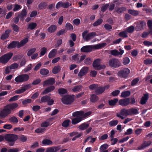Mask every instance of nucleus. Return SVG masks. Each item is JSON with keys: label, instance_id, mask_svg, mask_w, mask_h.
I'll list each match as a JSON object with an SVG mask.
<instances>
[{"label": "nucleus", "instance_id": "20", "mask_svg": "<svg viewBox=\"0 0 152 152\" xmlns=\"http://www.w3.org/2000/svg\"><path fill=\"white\" fill-rule=\"evenodd\" d=\"M26 8L23 9L21 12L18 14V16L20 17V18L23 19L27 15Z\"/></svg>", "mask_w": 152, "mask_h": 152}, {"label": "nucleus", "instance_id": "3", "mask_svg": "<svg viewBox=\"0 0 152 152\" xmlns=\"http://www.w3.org/2000/svg\"><path fill=\"white\" fill-rule=\"evenodd\" d=\"M18 138V135L16 134H8L5 135V140L10 146L14 145Z\"/></svg>", "mask_w": 152, "mask_h": 152}, {"label": "nucleus", "instance_id": "2", "mask_svg": "<svg viewBox=\"0 0 152 152\" xmlns=\"http://www.w3.org/2000/svg\"><path fill=\"white\" fill-rule=\"evenodd\" d=\"M106 45V43H103L92 46L87 45L83 46L80 49V51L83 53H89L92 52L93 49H101Z\"/></svg>", "mask_w": 152, "mask_h": 152}, {"label": "nucleus", "instance_id": "60", "mask_svg": "<svg viewBox=\"0 0 152 152\" xmlns=\"http://www.w3.org/2000/svg\"><path fill=\"white\" fill-rule=\"evenodd\" d=\"M131 115L136 114L139 113L138 111L136 109H130Z\"/></svg>", "mask_w": 152, "mask_h": 152}, {"label": "nucleus", "instance_id": "6", "mask_svg": "<svg viewBox=\"0 0 152 152\" xmlns=\"http://www.w3.org/2000/svg\"><path fill=\"white\" fill-rule=\"evenodd\" d=\"M101 60L99 58L95 60L93 62L92 65L93 67L97 70H100L104 69L106 66L104 65H100Z\"/></svg>", "mask_w": 152, "mask_h": 152}, {"label": "nucleus", "instance_id": "24", "mask_svg": "<svg viewBox=\"0 0 152 152\" xmlns=\"http://www.w3.org/2000/svg\"><path fill=\"white\" fill-rule=\"evenodd\" d=\"M83 114V111H80L74 112L72 113V116L74 117H81Z\"/></svg>", "mask_w": 152, "mask_h": 152}, {"label": "nucleus", "instance_id": "17", "mask_svg": "<svg viewBox=\"0 0 152 152\" xmlns=\"http://www.w3.org/2000/svg\"><path fill=\"white\" fill-rule=\"evenodd\" d=\"M149 97V94L148 93L144 94L140 100V103L142 104H145Z\"/></svg>", "mask_w": 152, "mask_h": 152}, {"label": "nucleus", "instance_id": "5", "mask_svg": "<svg viewBox=\"0 0 152 152\" xmlns=\"http://www.w3.org/2000/svg\"><path fill=\"white\" fill-rule=\"evenodd\" d=\"M29 76L28 74H24L19 75L15 78V81L17 83L26 82L29 79Z\"/></svg>", "mask_w": 152, "mask_h": 152}, {"label": "nucleus", "instance_id": "13", "mask_svg": "<svg viewBox=\"0 0 152 152\" xmlns=\"http://www.w3.org/2000/svg\"><path fill=\"white\" fill-rule=\"evenodd\" d=\"M88 71V68L87 67H83L80 70L78 73V75L79 77H82L87 74Z\"/></svg>", "mask_w": 152, "mask_h": 152}, {"label": "nucleus", "instance_id": "15", "mask_svg": "<svg viewBox=\"0 0 152 152\" xmlns=\"http://www.w3.org/2000/svg\"><path fill=\"white\" fill-rule=\"evenodd\" d=\"M56 82V80L54 78H50L45 81L43 82L44 86H48L53 85Z\"/></svg>", "mask_w": 152, "mask_h": 152}, {"label": "nucleus", "instance_id": "44", "mask_svg": "<svg viewBox=\"0 0 152 152\" xmlns=\"http://www.w3.org/2000/svg\"><path fill=\"white\" fill-rule=\"evenodd\" d=\"M118 99H114L113 100H110L109 101V104L111 106L115 105L118 101Z\"/></svg>", "mask_w": 152, "mask_h": 152}, {"label": "nucleus", "instance_id": "39", "mask_svg": "<svg viewBox=\"0 0 152 152\" xmlns=\"http://www.w3.org/2000/svg\"><path fill=\"white\" fill-rule=\"evenodd\" d=\"M79 55L76 54L72 56V60L75 61H77V63H79Z\"/></svg>", "mask_w": 152, "mask_h": 152}, {"label": "nucleus", "instance_id": "58", "mask_svg": "<svg viewBox=\"0 0 152 152\" xmlns=\"http://www.w3.org/2000/svg\"><path fill=\"white\" fill-rule=\"evenodd\" d=\"M45 130V128H39L35 130V132L37 133H40L43 132Z\"/></svg>", "mask_w": 152, "mask_h": 152}, {"label": "nucleus", "instance_id": "53", "mask_svg": "<svg viewBox=\"0 0 152 152\" xmlns=\"http://www.w3.org/2000/svg\"><path fill=\"white\" fill-rule=\"evenodd\" d=\"M134 28L133 26H131L126 29V31L130 33H132L134 30Z\"/></svg>", "mask_w": 152, "mask_h": 152}, {"label": "nucleus", "instance_id": "19", "mask_svg": "<svg viewBox=\"0 0 152 152\" xmlns=\"http://www.w3.org/2000/svg\"><path fill=\"white\" fill-rule=\"evenodd\" d=\"M55 88V87L53 86H50L46 88L43 91L42 94H46L48 93L53 91Z\"/></svg>", "mask_w": 152, "mask_h": 152}, {"label": "nucleus", "instance_id": "51", "mask_svg": "<svg viewBox=\"0 0 152 152\" xmlns=\"http://www.w3.org/2000/svg\"><path fill=\"white\" fill-rule=\"evenodd\" d=\"M69 122L70 121L69 120L64 121L62 123V126L65 127H67L69 125Z\"/></svg>", "mask_w": 152, "mask_h": 152}, {"label": "nucleus", "instance_id": "32", "mask_svg": "<svg viewBox=\"0 0 152 152\" xmlns=\"http://www.w3.org/2000/svg\"><path fill=\"white\" fill-rule=\"evenodd\" d=\"M89 126V125L88 124L84 123L79 126V128L81 130H84L87 129Z\"/></svg>", "mask_w": 152, "mask_h": 152}, {"label": "nucleus", "instance_id": "1", "mask_svg": "<svg viewBox=\"0 0 152 152\" xmlns=\"http://www.w3.org/2000/svg\"><path fill=\"white\" fill-rule=\"evenodd\" d=\"M18 105L16 103H13L7 104L0 111V118H4L11 113V111L18 107Z\"/></svg>", "mask_w": 152, "mask_h": 152}, {"label": "nucleus", "instance_id": "49", "mask_svg": "<svg viewBox=\"0 0 152 152\" xmlns=\"http://www.w3.org/2000/svg\"><path fill=\"white\" fill-rule=\"evenodd\" d=\"M21 8L22 6L21 5L18 4H15L13 10L14 11H18Z\"/></svg>", "mask_w": 152, "mask_h": 152}, {"label": "nucleus", "instance_id": "29", "mask_svg": "<svg viewBox=\"0 0 152 152\" xmlns=\"http://www.w3.org/2000/svg\"><path fill=\"white\" fill-rule=\"evenodd\" d=\"M47 5V4L45 2H41L39 4L38 7L40 10H42L45 9Z\"/></svg>", "mask_w": 152, "mask_h": 152}, {"label": "nucleus", "instance_id": "31", "mask_svg": "<svg viewBox=\"0 0 152 152\" xmlns=\"http://www.w3.org/2000/svg\"><path fill=\"white\" fill-rule=\"evenodd\" d=\"M42 143L44 145H48L52 144L53 142L50 140L47 139H45L42 140Z\"/></svg>", "mask_w": 152, "mask_h": 152}, {"label": "nucleus", "instance_id": "57", "mask_svg": "<svg viewBox=\"0 0 152 152\" xmlns=\"http://www.w3.org/2000/svg\"><path fill=\"white\" fill-rule=\"evenodd\" d=\"M108 147V145L107 144H104L101 145L100 149V151H104L106 150Z\"/></svg>", "mask_w": 152, "mask_h": 152}, {"label": "nucleus", "instance_id": "45", "mask_svg": "<svg viewBox=\"0 0 152 152\" xmlns=\"http://www.w3.org/2000/svg\"><path fill=\"white\" fill-rule=\"evenodd\" d=\"M65 27L67 29L70 31L73 30V29L72 25L69 23H66L65 25Z\"/></svg>", "mask_w": 152, "mask_h": 152}, {"label": "nucleus", "instance_id": "50", "mask_svg": "<svg viewBox=\"0 0 152 152\" xmlns=\"http://www.w3.org/2000/svg\"><path fill=\"white\" fill-rule=\"evenodd\" d=\"M36 49L35 48L31 49L27 52V56H30L34 53L36 51Z\"/></svg>", "mask_w": 152, "mask_h": 152}, {"label": "nucleus", "instance_id": "8", "mask_svg": "<svg viewBox=\"0 0 152 152\" xmlns=\"http://www.w3.org/2000/svg\"><path fill=\"white\" fill-rule=\"evenodd\" d=\"M74 98L71 96L66 95L64 96L61 99L62 103L65 104H70L74 101Z\"/></svg>", "mask_w": 152, "mask_h": 152}, {"label": "nucleus", "instance_id": "25", "mask_svg": "<svg viewBox=\"0 0 152 152\" xmlns=\"http://www.w3.org/2000/svg\"><path fill=\"white\" fill-rule=\"evenodd\" d=\"M104 91V89L102 87H99L97 88L95 90V92L97 95L100 94Z\"/></svg>", "mask_w": 152, "mask_h": 152}, {"label": "nucleus", "instance_id": "63", "mask_svg": "<svg viewBox=\"0 0 152 152\" xmlns=\"http://www.w3.org/2000/svg\"><path fill=\"white\" fill-rule=\"evenodd\" d=\"M47 50V49L45 47H43L41 49L40 51V55L42 56H44Z\"/></svg>", "mask_w": 152, "mask_h": 152}, {"label": "nucleus", "instance_id": "55", "mask_svg": "<svg viewBox=\"0 0 152 152\" xmlns=\"http://www.w3.org/2000/svg\"><path fill=\"white\" fill-rule=\"evenodd\" d=\"M19 96V95H15L9 99L8 101L9 102H12L14 101H16L18 99Z\"/></svg>", "mask_w": 152, "mask_h": 152}, {"label": "nucleus", "instance_id": "64", "mask_svg": "<svg viewBox=\"0 0 152 152\" xmlns=\"http://www.w3.org/2000/svg\"><path fill=\"white\" fill-rule=\"evenodd\" d=\"M41 81L40 79L38 78L33 81L32 83V85H37L39 84Z\"/></svg>", "mask_w": 152, "mask_h": 152}, {"label": "nucleus", "instance_id": "38", "mask_svg": "<svg viewBox=\"0 0 152 152\" xmlns=\"http://www.w3.org/2000/svg\"><path fill=\"white\" fill-rule=\"evenodd\" d=\"M9 120L10 123H13L14 124H17L18 121L17 118L14 116L10 117Z\"/></svg>", "mask_w": 152, "mask_h": 152}, {"label": "nucleus", "instance_id": "42", "mask_svg": "<svg viewBox=\"0 0 152 152\" xmlns=\"http://www.w3.org/2000/svg\"><path fill=\"white\" fill-rule=\"evenodd\" d=\"M109 6L108 4H104L101 7V11L102 12H105Z\"/></svg>", "mask_w": 152, "mask_h": 152}, {"label": "nucleus", "instance_id": "21", "mask_svg": "<svg viewBox=\"0 0 152 152\" xmlns=\"http://www.w3.org/2000/svg\"><path fill=\"white\" fill-rule=\"evenodd\" d=\"M57 53V50L56 49H53L48 54V57L49 58H54L56 55Z\"/></svg>", "mask_w": 152, "mask_h": 152}, {"label": "nucleus", "instance_id": "61", "mask_svg": "<svg viewBox=\"0 0 152 152\" xmlns=\"http://www.w3.org/2000/svg\"><path fill=\"white\" fill-rule=\"evenodd\" d=\"M65 30L64 29H62L57 33L56 35L57 36L62 35L65 33Z\"/></svg>", "mask_w": 152, "mask_h": 152}, {"label": "nucleus", "instance_id": "41", "mask_svg": "<svg viewBox=\"0 0 152 152\" xmlns=\"http://www.w3.org/2000/svg\"><path fill=\"white\" fill-rule=\"evenodd\" d=\"M13 29L15 31L18 32L19 31L20 27L15 24L13 23L11 25Z\"/></svg>", "mask_w": 152, "mask_h": 152}, {"label": "nucleus", "instance_id": "35", "mask_svg": "<svg viewBox=\"0 0 152 152\" xmlns=\"http://www.w3.org/2000/svg\"><path fill=\"white\" fill-rule=\"evenodd\" d=\"M118 122L117 120H113L109 122V124L110 126H115L118 124Z\"/></svg>", "mask_w": 152, "mask_h": 152}, {"label": "nucleus", "instance_id": "62", "mask_svg": "<svg viewBox=\"0 0 152 152\" xmlns=\"http://www.w3.org/2000/svg\"><path fill=\"white\" fill-rule=\"evenodd\" d=\"M50 125V123L48 122L45 121L42 122L41 124V126L42 127H47Z\"/></svg>", "mask_w": 152, "mask_h": 152}, {"label": "nucleus", "instance_id": "7", "mask_svg": "<svg viewBox=\"0 0 152 152\" xmlns=\"http://www.w3.org/2000/svg\"><path fill=\"white\" fill-rule=\"evenodd\" d=\"M12 55V53H9L2 56L0 57V63L2 64L7 63L11 58Z\"/></svg>", "mask_w": 152, "mask_h": 152}, {"label": "nucleus", "instance_id": "37", "mask_svg": "<svg viewBox=\"0 0 152 152\" xmlns=\"http://www.w3.org/2000/svg\"><path fill=\"white\" fill-rule=\"evenodd\" d=\"M103 21V20L102 19L99 18L93 24V26L94 27L99 26L102 23Z\"/></svg>", "mask_w": 152, "mask_h": 152}, {"label": "nucleus", "instance_id": "46", "mask_svg": "<svg viewBox=\"0 0 152 152\" xmlns=\"http://www.w3.org/2000/svg\"><path fill=\"white\" fill-rule=\"evenodd\" d=\"M124 108L122 109L120 112L116 114V116L118 117L121 118L122 119H124Z\"/></svg>", "mask_w": 152, "mask_h": 152}, {"label": "nucleus", "instance_id": "23", "mask_svg": "<svg viewBox=\"0 0 152 152\" xmlns=\"http://www.w3.org/2000/svg\"><path fill=\"white\" fill-rule=\"evenodd\" d=\"M57 27L55 25H51L48 28V31L50 33H52L55 32L57 29Z\"/></svg>", "mask_w": 152, "mask_h": 152}, {"label": "nucleus", "instance_id": "9", "mask_svg": "<svg viewBox=\"0 0 152 152\" xmlns=\"http://www.w3.org/2000/svg\"><path fill=\"white\" fill-rule=\"evenodd\" d=\"M108 64L110 66L114 68H117L121 66V63L119 60L115 58L110 59L108 62Z\"/></svg>", "mask_w": 152, "mask_h": 152}, {"label": "nucleus", "instance_id": "40", "mask_svg": "<svg viewBox=\"0 0 152 152\" xmlns=\"http://www.w3.org/2000/svg\"><path fill=\"white\" fill-rule=\"evenodd\" d=\"M58 93L60 95L66 94L67 92L66 89L63 88H60L58 90Z\"/></svg>", "mask_w": 152, "mask_h": 152}, {"label": "nucleus", "instance_id": "36", "mask_svg": "<svg viewBox=\"0 0 152 152\" xmlns=\"http://www.w3.org/2000/svg\"><path fill=\"white\" fill-rule=\"evenodd\" d=\"M61 70L60 67L59 66H55L52 70V72L54 74H56L58 73Z\"/></svg>", "mask_w": 152, "mask_h": 152}, {"label": "nucleus", "instance_id": "10", "mask_svg": "<svg viewBox=\"0 0 152 152\" xmlns=\"http://www.w3.org/2000/svg\"><path fill=\"white\" fill-rule=\"evenodd\" d=\"M124 53V50H121L120 52H119L116 49H114L110 50V54L111 55L115 57L121 56Z\"/></svg>", "mask_w": 152, "mask_h": 152}, {"label": "nucleus", "instance_id": "27", "mask_svg": "<svg viewBox=\"0 0 152 152\" xmlns=\"http://www.w3.org/2000/svg\"><path fill=\"white\" fill-rule=\"evenodd\" d=\"M40 74L43 76H47L49 73V70L45 68H42L39 70Z\"/></svg>", "mask_w": 152, "mask_h": 152}, {"label": "nucleus", "instance_id": "30", "mask_svg": "<svg viewBox=\"0 0 152 152\" xmlns=\"http://www.w3.org/2000/svg\"><path fill=\"white\" fill-rule=\"evenodd\" d=\"M82 120V118L81 117H77L72 119V124H76L80 122Z\"/></svg>", "mask_w": 152, "mask_h": 152}, {"label": "nucleus", "instance_id": "16", "mask_svg": "<svg viewBox=\"0 0 152 152\" xmlns=\"http://www.w3.org/2000/svg\"><path fill=\"white\" fill-rule=\"evenodd\" d=\"M18 44L19 41H12L7 46V48L8 49H12L15 48L16 47L18 48Z\"/></svg>", "mask_w": 152, "mask_h": 152}, {"label": "nucleus", "instance_id": "56", "mask_svg": "<svg viewBox=\"0 0 152 152\" xmlns=\"http://www.w3.org/2000/svg\"><path fill=\"white\" fill-rule=\"evenodd\" d=\"M32 68L31 64H30L28 65L27 67L25 68L23 71L25 72H27L31 70Z\"/></svg>", "mask_w": 152, "mask_h": 152}, {"label": "nucleus", "instance_id": "22", "mask_svg": "<svg viewBox=\"0 0 152 152\" xmlns=\"http://www.w3.org/2000/svg\"><path fill=\"white\" fill-rule=\"evenodd\" d=\"M99 100L98 97L95 94H92L91 95L90 101L92 103L96 102Z\"/></svg>", "mask_w": 152, "mask_h": 152}, {"label": "nucleus", "instance_id": "33", "mask_svg": "<svg viewBox=\"0 0 152 152\" xmlns=\"http://www.w3.org/2000/svg\"><path fill=\"white\" fill-rule=\"evenodd\" d=\"M50 98H51L50 96L45 95L41 97V101L42 102H47L48 100H49L50 99Z\"/></svg>", "mask_w": 152, "mask_h": 152}, {"label": "nucleus", "instance_id": "12", "mask_svg": "<svg viewBox=\"0 0 152 152\" xmlns=\"http://www.w3.org/2000/svg\"><path fill=\"white\" fill-rule=\"evenodd\" d=\"M151 143V141H144L141 145L137 147V149L138 150L143 149L149 146Z\"/></svg>", "mask_w": 152, "mask_h": 152}, {"label": "nucleus", "instance_id": "43", "mask_svg": "<svg viewBox=\"0 0 152 152\" xmlns=\"http://www.w3.org/2000/svg\"><path fill=\"white\" fill-rule=\"evenodd\" d=\"M82 88L81 85H78L75 86L72 89V90L74 92L79 91Z\"/></svg>", "mask_w": 152, "mask_h": 152}, {"label": "nucleus", "instance_id": "34", "mask_svg": "<svg viewBox=\"0 0 152 152\" xmlns=\"http://www.w3.org/2000/svg\"><path fill=\"white\" fill-rule=\"evenodd\" d=\"M128 12L129 13L134 16H137L139 14V11L136 10H129Z\"/></svg>", "mask_w": 152, "mask_h": 152}, {"label": "nucleus", "instance_id": "11", "mask_svg": "<svg viewBox=\"0 0 152 152\" xmlns=\"http://www.w3.org/2000/svg\"><path fill=\"white\" fill-rule=\"evenodd\" d=\"M61 148L60 146H56L47 148L45 152H57Z\"/></svg>", "mask_w": 152, "mask_h": 152}, {"label": "nucleus", "instance_id": "47", "mask_svg": "<svg viewBox=\"0 0 152 152\" xmlns=\"http://www.w3.org/2000/svg\"><path fill=\"white\" fill-rule=\"evenodd\" d=\"M130 73V70L127 68H124V78H126Z\"/></svg>", "mask_w": 152, "mask_h": 152}, {"label": "nucleus", "instance_id": "14", "mask_svg": "<svg viewBox=\"0 0 152 152\" xmlns=\"http://www.w3.org/2000/svg\"><path fill=\"white\" fill-rule=\"evenodd\" d=\"M11 30L8 29L6 30L4 33L2 34L1 37V39L2 40H4L8 38L11 32Z\"/></svg>", "mask_w": 152, "mask_h": 152}, {"label": "nucleus", "instance_id": "48", "mask_svg": "<svg viewBox=\"0 0 152 152\" xmlns=\"http://www.w3.org/2000/svg\"><path fill=\"white\" fill-rule=\"evenodd\" d=\"M19 139L22 142H25L27 141V138L26 136L24 135H21L20 136Z\"/></svg>", "mask_w": 152, "mask_h": 152}, {"label": "nucleus", "instance_id": "18", "mask_svg": "<svg viewBox=\"0 0 152 152\" xmlns=\"http://www.w3.org/2000/svg\"><path fill=\"white\" fill-rule=\"evenodd\" d=\"M146 25V23L143 21H140V24L138 25L136 28V31H138L142 29L144 26Z\"/></svg>", "mask_w": 152, "mask_h": 152}, {"label": "nucleus", "instance_id": "54", "mask_svg": "<svg viewBox=\"0 0 152 152\" xmlns=\"http://www.w3.org/2000/svg\"><path fill=\"white\" fill-rule=\"evenodd\" d=\"M42 65L41 62H39L36 64L34 70L35 71H37L41 67Z\"/></svg>", "mask_w": 152, "mask_h": 152}, {"label": "nucleus", "instance_id": "59", "mask_svg": "<svg viewBox=\"0 0 152 152\" xmlns=\"http://www.w3.org/2000/svg\"><path fill=\"white\" fill-rule=\"evenodd\" d=\"M32 102V100L31 99H25L22 102V104L23 105L26 104H28L31 103Z\"/></svg>", "mask_w": 152, "mask_h": 152}, {"label": "nucleus", "instance_id": "4", "mask_svg": "<svg viewBox=\"0 0 152 152\" xmlns=\"http://www.w3.org/2000/svg\"><path fill=\"white\" fill-rule=\"evenodd\" d=\"M88 30L85 31L82 34L83 38L86 41L91 39L96 35V33L95 32H92L88 33Z\"/></svg>", "mask_w": 152, "mask_h": 152}, {"label": "nucleus", "instance_id": "26", "mask_svg": "<svg viewBox=\"0 0 152 152\" xmlns=\"http://www.w3.org/2000/svg\"><path fill=\"white\" fill-rule=\"evenodd\" d=\"M28 42V39L27 38H26L23 40H22L20 42H19V44H18V48H19L24 46Z\"/></svg>", "mask_w": 152, "mask_h": 152}, {"label": "nucleus", "instance_id": "52", "mask_svg": "<svg viewBox=\"0 0 152 152\" xmlns=\"http://www.w3.org/2000/svg\"><path fill=\"white\" fill-rule=\"evenodd\" d=\"M91 114V112L90 111H89L87 112H86L84 113V112L83 111V114L82 115V117L81 118H82V120L83 119H85V118L87 117L88 116Z\"/></svg>", "mask_w": 152, "mask_h": 152}, {"label": "nucleus", "instance_id": "28", "mask_svg": "<svg viewBox=\"0 0 152 152\" xmlns=\"http://www.w3.org/2000/svg\"><path fill=\"white\" fill-rule=\"evenodd\" d=\"M37 24L35 23H29L27 26L28 30H32L34 29L37 26Z\"/></svg>", "mask_w": 152, "mask_h": 152}]
</instances>
